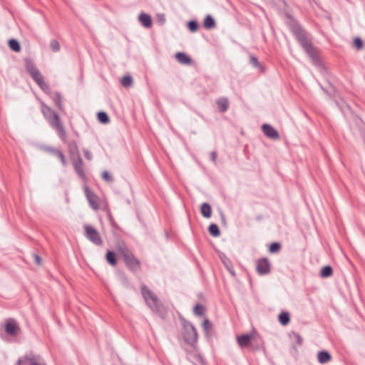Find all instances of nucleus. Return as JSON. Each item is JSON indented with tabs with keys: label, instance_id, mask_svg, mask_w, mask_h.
Wrapping results in <instances>:
<instances>
[{
	"label": "nucleus",
	"instance_id": "f257e3e1",
	"mask_svg": "<svg viewBox=\"0 0 365 365\" xmlns=\"http://www.w3.org/2000/svg\"><path fill=\"white\" fill-rule=\"evenodd\" d=\"M289 27L301 46L311 58L312 63L315 66H319L321 62L319 56V51L312 45L307 33L303 29L301 25L295 21H292L290 23Z\"/></svg>",
	"mask_w": 365,
	"mask_h": 365
},
{
	"label": "nucleus",
	"instance_id": "f03ea898",
	"mask_svg": "<svg viewBox=\"0 0 365 365\" xmlns=\"http://www.w3.org/2000/svg\"><path fill=\"white\" fill-rule=\"evenodd\" d=\"M42 113L49 125L56 130L62 141L66 142L67 138L66 132L58 113L45 104L42 105Z\"/></svg>",
	"mask_w": 365,
	"mask_h": 365
},
{
	"label": "nucleus",
	"instance_id": "7ed1b4c3",
	"mask_svg": "<svg viewBox=\"0 0 365 365\" xmlns=\"http://www.w3.org/2000/svg\"><path fill=\"white\" fill-rule=\"evenodd\" d=\"M25 68L33 80L38 84L41 90L46 93H49L50 88L44 81V77L36 65L31 60L25 59Z\"/></svg>",
	"mask_w": 365,
	"mask_h": 365
},
{
	"label": "nucleus",
	"instance_id": "20e7f679",
	"mask_svg": "<svg viewBox=\"0 0 365 365\" xmlns=\"http://www.w3.org/2000/svg\"><path fill=\"white\" fill-rule=\"evenodd\" d=\"M140 291L146 304L150 309L155 313L159 312L161 304L157 295L145 284L141 286Z\"/></svg>",
	"mask_w": 365,
	"mask_h": 365
},
{
	"label": "nucleus",
	"instance_id": "39448f33",
	"mask_svg": "<svg viewBox=\"0 0 365 365\" xmlns=\"http://www.w3.org/2000/svg\"><path fill=\"white\" fill-rule=\"evenodd\" d=\"M183 337L185 341L194 347L197 341V333L196 329L189 322L183 323Z\"/></svg>",
	"mask_w": 365,
	"mask_h": 365
},
{
	"label": "nucleus",
	"instance_id": "423d86ee",
	"mask_svg": "<svg viewBox=\"0 0 365 365\" xmlns=\"http://www.w3.org/2000/svg\"><path fill=\"white\" fill-rule=\"evenodd\" d=\"M15 365H46L39 355L32 352L26 353L20 357Z\"/></svg>",
	"mask_w": 365,
	"mask_h": 365
},
{
	"label": "nucleus",
	"instance_id": "0eeeda50",
	"mask_svg": "<svg viewBox=\"0 0 365 365\" xmlns=\"http://www.w3.org/2000/svg\"><path fill=\"white\" fill-rule=\"evenodd\" d=\"M86 237L93 242L96 245H101L103 244V240L101 237L99 232L89 225H84Z\"/></svg>",
	"mask_w": 365,
	"mask_h": 365
},
{
	"label": "nucleus",
	"instance_id": "6e6552de",
	"mask_svg": "<svg viewBox=\"0 0 365 365\" xmlns=\"http://www.w3.org/2000/svg\"><path fill=\"white\" fill-rule=\"evenodd\" d=\"M4 329L10 336H16L21 331L19 323L14 318H9L5 320Z\"/></svg>",
	"mask_w": 365,
	"mask_h": 365
},
{
	"label": "nucleus",
	"instance_id": "1a4fd4ad",
	"mask_svg": "<svg viewBox=\"0 0 365 365\" xmlns=\"http://www.w3.org/2000/svg\"><path fill=\"white\" fill-rule=\"evenodd\" d=\"M124 262L125 265L130 269L132 272H136L140 269V261L134 256L133 252L129 255H125V258H123Z\"/></svg>",
	"mask_w": 365,
	"mask_h": 365
},
{
	"label": "nucleus",
	"instance_id": "9d476101",
	"mask_svg": "<svg viewBox=\"0 0 365 365\" xmlns=\"http://www.w3.org/2000/svg\"><path fill=\"white\" fill-rule=\"evenodd\" d=\"M257 272L259 275H265L270 272L271 264L267 258L259 259L257 262Z\"/></svg>",
	"mask_w": 365,
	"mask_h": 365
},
{
	"label": "nucleus",
	"instance_id": "9b49d317",
	"mask_svg": "<svg viewBox=\"0 0 365 365\" xmlns=\"http://www.w3.org/2000/svg\"><path fill=\"white\" fill-rule=\"evenodd\" d=\"M73 165V168L78 175L82 178H85L83 160L81 155L71 159Z\"/></svg>",
	"mask_w": 365,
	"mask_h": 365
},
{
	"label": "nucleus",
	"instance_id": "f8f14e48",
	"mask_svg": "<svg viewBox=\"0 0 365 365\" xmlns=\"http://www.w3.org/2000/svg\"><path fill=\"white\" fill-rule=\"evenodd\" d=\"M43 150L45 152L56 156L60 160L61 163L63 166H66L67 165L66 157L61 150H58L51 146H46L44 147Z\"/></svg>",
	"mask_w": 365,
	"mask_h": 365
},
{
	"label": "nucleus",
	"instance_id": "ddd939ff",
	"mask_svg": "<svg viewBox=\"0 0 365 365\" xmlns=\"http://www.w3.org/2000/svg\"><path fill=\"white\" fill-rule=\"evenodd\" d=\"M262 130L264 134L273 140L278 139L279 138V133L272 126L269 124H264L262 125Z\"/></svg>",
	"mask_w": 365,
	"mask_h": 365
},
{
	"label": "nucleus",
	"instance_id": "4468645a",
	"mask_svg": "<svg viewBox=\"0 0 365 365\" xmlns=\"http://www.w3.org/2000/svg\"><path fill=\"white\" fill-rule=\"evenodd\" d=\"M138 21L145 28H150L153 25L152 18L150 15L145 13H140L138 16Z\"/></svg>",
	"mask_w": 365,
	"mask_h": 365
},
{
	"label": "nucleus",
	"instance_id": "2eb2a0df",
	"mask_svg": "<svg viewBox=\"0 0 365 365\" xmlns=\"http://www.w3.org/2000/svg\"><path fill=\"white\" fill-rule=\"evenodd\" d=\"M86 196L91 207L93 210H98L99 207L98 197L95 194L90 192L88 189H86Z\"/></svg>",
	"mask_w": 365,
	"mask_h": 365
},
{
	"label": "nucleus",
	"instance_id": "dca6fc26",
	"mask_svg": "<svg viewBox=\"0 0 365 365\" xmlns=\"http://www.w3.org/2000/svg\"><path fill=\"white\" fill-rule=\"evenodd\" d=\"M251 340L252 336L250 334H242L237 337V344L242 348L248 346Z\"/></svg>",
	"mask_w": 365,
	"mask_h": 365
},
{
	"label": "nucleus",
	"instance_id": "f3484780",
	"mask_svg": "<svg viewBox=\"0 0 365 365\" xmlns=\"http://www.w3.org/2000/svg\"><path fill=\"white\" fill-rule=\"evenodd\" d=\"M68 150L71 159L80 155L76 141H70L68 143Z\"/></svg>",
	"mask_w": 365,
	"mask_h": 365
},
{
	"label": "nucleus",
	"instance_id": "a211bd4d",
	"mask_svg": "<svg viewBox=\"0 0 365 365\" xmlns=\"http://www.w3.org/2000/svg\"><path fill=\"white\" fill-rule=\"evenodd\" d=\"M175 58L181 64L190 65L192 63L191 58L182 52L177 53L175 54Z\"/></svg>",
	"mask_w": 365,
	"mask_h": 365
},
{
	"label": "nucleus",
	"instance_id": "6ab92c4d",
	"mask_svg": "<svg viewBox=\"0 0 365 365\" xmlns=\"http://www.w3.org/2000/svg\"><path fill=\"white\" fill-rule=\"evenodd\" d=\"M200 212L204 217H210L212 215V207L207 202H203L200 207Z\"/></svg>",
	"mask_w": 365,
	"mask_h": 365
},
{
	"label": "nucleus",
	"instance_id": "aec40b11",
	"mask_svg": "<svg viewBox=\"0 0 365 365\" xmlns=\"http://www.w3.org/2000/svg\"><path fill=\"white\" fill-rule=\"evenodd\" d=\"M331 359L330 354L327 351H321L317 354V359L320 364H326Z\"/></svg>",
	"mask_w": 365,
	"mask_h": 365
},
{
	"label": "nucleus",
	"instance_id": "412c9836",
	"mask_svg": "<svg viewBox=\"0 0 365 365\" xmlns=\"http://www.w3.org/2000/svg\"><path fill=\"white\" fill-rule=\"evenodd\" d=\"M217 105L219 110L223 113L227 110L229 107V101L226 98H222L217 101Z\"/></svg>",
	"mask_w": 365,
	"mask_h": 365
},
{
	"label": "nucleus",
	"instance_id": "4be33fe9",
	"mask_svg": "<svg viewBox=\"0 0 365 365\" xmlns=\"http://www.w3.org/2000/svg\"><path fill=\"white\" fill-rule=\"evenodd\" d=\"M203 26L207 29H211L215 26V21L210 15L206 16L204 19Z\"/></svg>",
	"mask_w": 365,
	"mask_h": 365
},
{
	"label": "nucleus",
	"instance_id": "5701e85b",
	"mask_svg": "<svg viewBox=\"0 0 365 365\" xmlns=\"http://www.w3.org/2000/svg\"><path fill=\"white\" fill-rule=\"evenodd\" d=\"M52 99L55 103V105L60 109L63 110V106L62 102V96L58 92H56L53 93L52 96Z\"/></svg>",
	"mask_w": 365,
	"mask_h": 365
},
{
	"label": "nucleus",
	"instance_id": "b1692460",
	"mask_svg": "<svg viewBox=\"0 0 365 365\" xmlns=\"http://www.w3.org/2000/svg\"><path fill=\"white\" fill-rule=\"evenodd\" d=\"M107 262L112 266H115L117 264L115 253L113 251L108 250L106 256Z\"/></svg>",
	"mask_w": 365,
	"mask_h": 365
},
{
	"label": "nucleus",
	"instance_id": "393cba45",
	"mask_svg": "<svg viewBox=\"0 0 365 365\" xmlns=\"http://www.w3.org/2000/svg\"><path fill=\"white\" fill-rule=\"evenodd\" d=\"M333 274V269L331 266L327 265L322 268L320 276L323 278L329 277Z\"/></svg>",
	"mask_w": 365,
	"mask_h": 365
},
{
	"label": "nucleus",
	"instance_id": "a878e982",
	"mask_svg": "<svg viewBox=\"0 0 365 365\" xmlns=\"http://www.w3.org/2000/svg\"><path fill=\"white\" fill-rule=\"evenodd\" d=\"M9 46L15 52H19L21 51V45L19 42L14 38H11L9 41Z\"/></svg>",
	"mask_w": 365,
	"mask_h": 365
},
{
	"label": "nucleus",
	"instance_id": "bb28decb",
	"mask_svg": "<svg viewBox=\"0 0 365 365\" xmlns=\"http://www.w3.org/2000/svg\"><path fill=\"white\" fill-rule=\"evenodd\" d=\"M279 321L281 323L282 325L285 326L287 325L289 321L290 317L288 312H282L279 315Z\"/></svg>",
	"mask_w": 365,
	"mask_h": 365
},
{
	"label": "nucleus",
	"instance_id": "cd10ccee",
	"mask_svg": "<svg viewBox=\"0 0 365 365\" xmlns=\"http://www.w3.org/2000/svg\"><path fill=\"white\" fill-rule=\"evenodd\" d=\"M118 251L121 255L123 258H125V255H128L132 252L123 243L118 245Z\"/></svg>",
	"mask_w": 365,
	"mask_h": 365
},
{
	"label": "nucleus",
	"instance_id": "c85d7f7f",
	"mask_svg": "<svg viewBox=\"0 0 365 365\" xmlns=\"http://www.w3.org/2000/svg\"><path fill=\"white\" fill-rule=\"evenodd\" d=\"M210 234L213 237H218L220 235V229L216 224L212 223L208 228Z\"/></svg>",
	"mask_w": 365,
	"mask_h": 365
},
{
	"label": "nucleus",
	"instance_id": "c756f323",
	"mask_svg": "<svg viewBox=\"0 0 365 365\" xmlns=\"http://www.w3.org/2000/svg\"><path fill=\"white\" fill-rule=\"evenodd\" d=\"M133 78L130 76H124L121 79V84L126 88L130 87L133 84Z\"/></svg>",
	"mask_w": 365,
	"mask_h": 365
},
{
	"label": "nucleus",
	"instance_id": "7c9ffc66",
	"mask_svg": "<svg viewBox=\"0 0 365 365\" xmlns=\"http://www.w3.org/2000/svg\"><path fill=\"white\" fill-rule=\"evenodd\" d=\"M222 262L223 264H225L226 269H227V271L233 276L235 277V269H234V267L232 266V262L228 259H223L222 260Z\"/></svg>",
	"mask_w": 365,
	"mask_h": 365
},
{
	"label": "nucleus",
	"instance_id": "2f4dec72",
	"mask_svg": "<svg viewBox=\"0 0 365 365\" xmlns=\"http://www.w3.org/2000/svg\"><path fill=\"white\" fill-rule=\"evenodd\" d=\"M98 119L102 123H108L109 122L108 114L103 111H101L98 113Z\"/></svg>",
	"mask_w": 365,
	"mask_h": 365
},
{
	"label": "nucleus",
	"instance_id": "473e14b6",
	"mask_svg": "<svg viewBox=\"0 0 365 365\" xmlns=\"http://www.w3.org/2000/svg\"><path fill=\"white\" fill-rule=\"evenodd\" d=\"M187 27L191 32H195L197 31L199 25L197 21L192 20L187 23Z\"/></svg>",
	"mask_w": 365,
	"mask_h": 365
},
{
	"label": "nucleus",
	"instance_id": "72a5a7b5",
	"mask_svg": "<svg viewBox=\"0 0 365 365\" xmlns=\"http://www.w3.org/2000/svg\"><path fill=\"white\" fill-rule=\"evenodd\" d=\"M281 249V244L279 242H272L269 245V251L270 253H276Z\"/></svg>",
	"mask_w": 365,
	"mask_h": 365
},
{
	"label": "nucleus",
	"instance_id": "f704fd0d",
	"mask_svg": "<svg viewBox=\"0 0 365 365\" xmlns=\"http://www.w3.org/2000/svg\"><path fill=\"white\" fill-rule=\"evenodd\" d=\"M50 47L53 52H58L60 51V44L56 39H52L50 42Z\"/></svg>",
	"mask_w": 365,
	"mask_h": 365
},
{
	"label": "nucleus",
	"instance_id": "c9c22d12",
	"mask_svg": "<svg viewBox=\"0 0 365 365\" xmlns=\"http://www.w3.org/2000/svg\"><path fill=\"white\" fill-rule=\"evenodd\" d=\"M354 46L357 50H361L364 47V43L361 38L356 37L354 39Z\"/></svg>",
	"mask_w": 365,
	"mask_h": 365
},
{
	"label": "nucleus",
	"instance_id": "e433bc0d",
	"mask_svg": "<svg viewBox=\"0 0 365 365\" xmlns=\"http://www.w3.org/2000/svg\"><path fill=\"white\" fill-rule=\"evenodd\" d=\"M204 311H205V307L200 304H197L194 307V313L197 316L202 315L204 313Z\"/></svg>",
	"mask_w": 365,
	"mask_h": 365
},
{
	"label": "nucleus",
	"instance_id": "4c0bfd02",
	"mask_svg": "<svg viewBox=\"0 0 365 365\" xmlns=\"http://www.w3.org/2000/svg\"><path fill=\"white\" fill-rule=\"evenodd\" d=\"M102 178L103 180L108 182H113V178L110 175V173L108 171H104L102 173Z\"/></svg>",
	"mask_w": 365,
	"mask_h": 365
},
{
	"label": "nucleus",
	"instance_id": "58836bf2",
	"mask_svg": "<svg viewBox=\"0 0 365 365\" xmlns=\"http://www.w3.org/2000/svg\"><path fill=\"white\" fill-rule=\"evenodd\" d=\"M250 63L254 66V67H259L260 66V63L258 61V59L254 56H250Z\"/></svg>",
	"mask_w": 365,
	"mask_h": 365
},
{
	"label": "nucleus",
	"instance_id": "ea45409f",
	"mask_svg": "<svg viewBox=\"0 0 365 365\" xmlns=\"http://www.w3.org/2000/svg\"><path fill=\"white\" fill-rule=\"evenodd\" d=\"M212 327V324L208 319H205L202 322V328L205 331H207Z\"/></svg>",
	"mask_w": 365,
	"mask_h": 365
},
{
	"label": "nucleus",
	"instance_id": "a19ab883",
	"mask_svg": "<svg viewBox=\"0 0 365 365\" xmlns=\"http://www.w3.org/2000/svg\"><path fill=\"white\" fill-rule=\"evenodd\" d=\"M293 336H294V338L296 340L297 343L298 344V345H299V346L302 345V336L297 333H294Z\"/></svg>",
	"mask_w": 365,
	"mask_h": 365
},
{
	"label": "nucleus",
	"instance_id": "79ce46f5",
	"mask_svg": "<svg viewBox=\"0 0 365 365\" xmlns=\"http://www.w3.org/2000/svg\"><path fill=\"white\" fill-rule=\"evenodd\" d=\"M83 154H84L85 158L87 160H92L93 155H92V153L88 150L83 149Z\"/></svg>",
	"mask_w": 365,
	"mask_h": 365
},
{
	"label": "nucleus",
	"instance_id": "37998d69",
	"mask_svg": "<svg viewBox=\"0 0 365 365\" xmlns=\"http://www.w3.org/2000/svg\"><path fill=\"white\" fill-rule=\"evenodd\" d=\"M34 261L36 262V264L37 265H40L41 263V258L39 255H38L37 254H34Z\"/></svg>",
	"mask_w": 365,
	"mask_h": 365
},
{
	"label": "nucleus",
	"instance_id": "c03bdc74",
	"mask_svg": "<svg viewBox=\"0 0 365 365\" xmlns=\"http://www.w3.org/2000/svg\"><path fill=\"white\" fill-rule=\"evenodd\" d=\"M210 158H211V160L213 161L214 163L216 162V160H217V153L215 151H213L210 153Z\"/></svg>",
	"mask_w": 365,
	"mask_h": 365
},
{
	"label": "nucleus",
	"instance_id": "a18cd8bd",
	"mask_svg": "<svg viewBox=\"0 0 365 365\" xmlns=\"http://www.w3.org/2000/svg\"><path fill=\"white\" fill-rule=\"evenodd\" d=\"M195 358L197 362L202 363V358L199 354H195Z\"/></svg>",
	"mask_w": 365,
	"mask_h": 365
},
{
	"label": "nucleus",
	"instance_id": "49530a36",
	"mask_svg": "<svg viewBox=\"0 0 365 365\" xmlns=\"http://www.w3.org/2000/svg\"><path fill=\"white\" fill-rule=\"evenodd\" d=\"M109 220L112 227H115L117 226L112 217H109Z\"/></svg>",
	"mask_w": 365,
	"mask_h": 365
},
{
	"label": "nucleus",
	"instance_id": "de8ad7c7",
	"mask_svg": "<svg viewBox=\"0 0 365 365\" xmlns=\"http://www.w3.org/2000/svg\"><path fill=\"white\" fill-rule=\"evenodd\" d=\"M123 279L125 282H128L127 278L125 276H123Z\"/></svg>",
	"mask_w": 365,
	"mask_h": 365
}]
</instances>
